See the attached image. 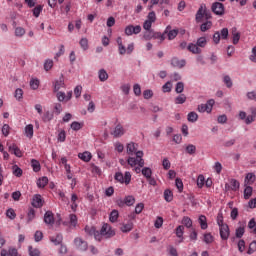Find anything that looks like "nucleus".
I'll return each instance as SVG.
<instances>
[{
    "instance_id": "nucleus-1",
    "label": "nucleus",
    "mask_w": 256,
    "mask_h": 256,
    "mask_svg": "<svg viewBox=\"0 0 256 256\" xmlns=\"http://www.w3.org/2000/svg\"><path fill=\"white\" fill-rule=\"evenodd\" d=\"M115 237V230L109 224H103L100 232L96 233V241H102L104 239H111Z\"/></svg>"
},
{
    "instance_id": "nucleus-2",
    "label": "nucleus",
    "mask_w": 256,
    "mask_h": 256,
    "mask_svg": "<svg viewBox=\"0 0 256 256\" xmlns=\"http://www.w3.org/2000/svg\"><path fill=\"white\" fill-rule=\"evenodd\" d=\"M136 154L135 157H129L128 158V165L131 167H135V165H138V167H144L145 160H143V151H137L134 152Z\"/></svg>"
},
{
    "instance_id": "nucleus-3",
    "label": "nucleus",
    "mask_w": 256,
    "mask_h": 256,
    "mask_svg": "<svg viewBox=\"0 0 256 256\" xmlns=\"http://www.w3.org/2000/svg\"><path fill=\"white\" fill-rule=\"evenodd\" d=\"M116 43L118 45V51L120 55H125V53L131 55L135 49V45L133 43L129 44L126 48L125 45H123V38L121 37L117 38Z\"/></svg>"
},
{
    "instance_id": "nucleus-4",
    "label": "nucleus",
    "mask_w": 256,
    "mask_h": 256,
    "mask_svg": "<svg viewBox=\"0 0 256 256\" xmlns=\"http://www.w3.org/2000/svg\"><path fill=\"white\" fill-rule=\"evenodd\" d=\"M114 179L118 181V183H125V185H129L131 183V172H125L124 175L121 172H116Z\"/></svg>"
},
{
    "instance_id": "nucleus-5",
    "label": "nucleus",
    "mask_w": 256,
    "mask_h": 256,
    "mask_svg": "<svg viewBox=\"0 0 256 256\" xmlns=\"http://www.w3.org/2000/svg\"><path fill=\"white\" fill-rule=\"evenodd\" d=\"M74 245L78 251H87V249H89V244H87V241L80 237L74 239Z\"/></svg>"
},
{
    "instance_id": "nucleus-6",
    "label": "nucleus",
    "mask_w": 256,
    "mask_h": 256,
    "mask_svg": "<svg viewBox=\"0 0 256 256\" xmlns=\"http://www.w3.org/2000/svg\"><path fill=\"white\" fill-rule=\"evenodd\" d=\"M141 33V26L136 25H128L125 28V35L131 36V35H139Z\"/></svg>"
},
{
    "instance_id": "nucleus-7",
    "label": "nucleus",
    "mask_w": 256,
    "mask_h": 256,
    "mask_svg": "<svg viewBox=\"0 0 256 256\" xmlns=\"http://www.w3.org/2000/svg\"><path fill=\"white\" fill-rule=\"evenodd\" d=\"M212 11L215 15H223L225 13V6L221 2H215L212 4Z\"/></svg>"
},
{
    "instance_id": "nucleus-8",
    "label": "nucleus",
    "mask_w": 256,
    "mask_h": 256,
    "mask_svg": "<svg viewBox=\"0 0 256 256\" xmlns=\"http://www.w3.org/2000/svg\"><path fill=\"white\" fill-rule=\"evenodd\" d=\"M126 131L123 125L118 124L115 126L114 130L111 132V135H113L116 139L119 137H123L125 135Z\"/></svg>"
},
{
    "instance_id": "nucleus-9",
    "label": "nucleus",
    "mask_w": 256,
    "mask_h": 256,
    "mask_svg": "<svg viewBox=\"0 0 256 256\" xmlns=\"http://www.w3.org/2000/svg\"><path fill=\"white\" fill-rule=\"evenodd\" d=\"M219 231L221 240L227 241V239H229V235L231 234V232L229 231V226L227 224L222 225L221 227H219Z\"/></svg>"
},
{
    "instance_id": "nucleus-10",
    "label": "nucleus",
    "mask_w": 256,
    "mask_h": 256,
    "mask_svg": "<svg viewBox=\"0 0 256 256\" xmlns=\"http://www.w3.org/2000/svg\"><path fill=\"white\" fill-rule=\"evenodd\" d=\"M239 181L231 179L228 184H225L226 191H239Z\"/></svg>"
},
{
    "instance_id": "nucleus-11",
    "label": "nucleus",
    "mask_w": 256,
    "mask_h": 256,
    "mask_svg": "<svg viewBox=\"0 0 256 256\" xmlns=\"http://www.w3.org/2000/svg\"><path fill=\"white\" fill-rule=\"evenodd\" d=\"M7 146L12 155H15L16 157H23V152L19 149L17 144H7Z\"/></svg>"
},
{
    "instance_id": "nucleus-12",
    "label": "nucleus",
    "mask_w": 256,
    "mask_h": 256,
    "mask_svg": "<svg viewBox=\"0 0 256 256\" xmlns=\"http://www.w3.org/2000/svg\"><path fill=\"white\" fill-rule=\"evenodd\" d=\"M186 63L187 62L184 59L180 60L177 57H174L171 59L172 67H176L177 69H183V67H185Z\"/></svg>"
},
{
    "instance_id": "nucleus-13",
    "label": "nucleus",
    "mask_w": 256,
    "mask_h": 256,
    "mask_svg": "<svg viewBox=\"0 0 256 256\" xmlns=\"http://www.w3.org/2000/svg\"><path fill=\"white\" fill-rule=\"evenodd\" d=\"M205 19V5H201L196 13V23H203Z\"/></svg>"
},
{
    "instance_id": "nucleus-14",
    "label": "nucleus",
    "mask_w": 256,
    "mask_h": 256,
    "mask_svg": "<svg viewBox=\"0 0 256 256\" xmlns=\"http://www.w3.org/2000/svg\"><path fill=\"white\" fill-rule=\"evenodd\" d=\"M44 223H46V225H54L55 224V216L53 215V212L47 211L44 214Z\"/></svg>"
},
{
    "instance_id": "nucleus-15",
    "label": "nucleus",
    "mask_w": 256,
    "mask_h": 256,
    "mask_svg": "<svg viewBox=\"0 0 256 256\" xmlns=\"http://www.w3.org/2000/svg\"><path fill=\"white\" fill-rule=\"evenodd\" d=\"M231 35H232V43L233 45H237L241 39V33L237 31L235 27L231 29Z\"/></svg>"
},
{
    "instance_id": "nucleus-16",
    "label": "nucleus",
    "mask_w": 256,
    "mask_h": 256,
    "mask_svg": "<svg viewBox=\"0 0 256 256\" xmlns=\"http://www.w3.org/2000/svg\"><path fill=\"white\" fill-rule=\"evenodd\" d=\"M250 115H248L245 119V123L246 125H251V123H253L256 119V108L255 107H251L250 108Z\"/></svg>"
},
{
    "instance_id": "nucleus-17",
    "label": "nucleus",
    "mask_w": 256,
    "mask_h": 256,
    "mask_svg": "<svg viewBox=\"0 0 256 256\" xmlns=\"http://www.w3.org/2000/svg\"><path fill=\"white\" fill-rule=\"evenodd\" d=\"M188 51H190V53H193L194 55H201V53L203 52V50H201V48L198 47L197 44H193L190 43L187 46Z\"/></svg>"
},
{
    "instance_id": "nucleus-18",
    "label": "nucleus",
    "mask_w": 256,
    "mask_h": 256,
    "mask_svg": "<svg viewBox=\"0 0 256 256\" xmlns=\"http://www.w3.org/2000/svg\"><path fill=\"white\" fill-rule=\"evenodd\" d=\"M78 157L81 159V161H84V163H89V161H91L93 158V155H91V152L85 151L83 153H79Z\"/></svg>"
},
{
    "instance_id": "nucleus-19",
    "label": "nucleus",
    "mask_w": 256,
    "mask_h": 256,
    "mask_svg": "<svg viewBox=\"0 0 256 256\" xmlns=\"http://www.w3.org/2000/svg\"><path fill=\"white\" fill-rule=\"evenodd\" d=\"M32 205L33 207L41 208V206L43 205V199L41 198V195L39 194L34 195L32 200Z\"/></svg>"
},
{
    "instance_id": "nucleus-20",
    "label": "nucleus",
    "mask_w": 256,
    "mask_h": 256,
    "mask_svg": "<svg viewBox=\"0 0 256 256\" xmlns=\"http://www.w3.org/2000/svg\"><path fill=\"white\" fill-rule=\"evenodd\" d=\"M50 241L55 245H61L63 243V234H56L55 236H51Z\"/></svg>"
},
{
    "instance_id": "nucleus-21",
    "label": "nucleus",
    "mask_w": 256,
    "mask_h": 256,
    "mask_svg": "<svg viewBox=\"0 0 256 256\" xmlns=\"http://www.w3.org/2000/svg\"><path fill=\"white\" fill-rule=\"evenodd\" d=\"M199 225L203 231L209 227L207 224V217L205 215H200L198 218Z\"/></svg>"
},
{
    "instance_id": "nucleus-22",
    "label": "nucleus",
    "mask_w": 256,
    "mask_h": 256,
    "mask_svg": "<svg viewBox=\"0 0 256 256\" xmlns=\"http://www.w3.org/2000/svg\"><path fill=\"white\" fill-rule=\"evenodd\" d=\"M169 29H171V26H167L163 34L161 32H155L153 34L154 39H160V41H165V35H167Z\"/></svg>"
},
{
    "instance_id": "nucleus-23",
    "label": "nucleus",
    "mask_w": 256,
    "mask_h": 256,
    "mask_svg": "<svg viewBox=\"0 0 256 256\" xmlns=\"http://www.w3.org/2000/svg\"><path fill=\"white\" fill-rule=\"evenodd\" d=\"M120 230L122 231V233H129L133 231V222L122 224V226L120 227Z\"/></svg>"
},
{
    "instance_id": "nucleus-24",
    "label": "nucleus",
    "mask_w": 256,
    "mask_h": 256,
    "mask_svg": "<svg viewBox=\"0 0 256 256\" xmlns=\"http://www.w3.org/2000/svg\"><path fill=\"white\" fill-rule=\"evenodd\" d=\"M256 176L253 173H248L245 177V186L253 185L255 183Z\"/></svg>"
},
{
    "instance_id": "nucleus-25",
    "label": "nucleus",
    "mask_w": 256,
    "mask_h": 256,
    "mask_svg": "<svg viewBox=\"0 0 256 256\" xmlns=\"http://www.w3.org/2000/svg\"><path fill=\"white\" fill-rule=\"evenodd\" d=\"M98 79L102 82L107 81V79H109V74L107 73V71L105 69H100L98 71Z\"/></svg>"
},
{
    "instance_id": "nucleus-26",
    "label": "nucleus",
    "mask_w": 256,
    "mask_h": 256,
    "mask_svg": "<svg viewBox=\"0 0 256 256\" xmlns=\"http://www.w3.org/2000/svg\"><path fill=\"white\" fill-rule=\"evenodd\" d=\"M25 135L28 137V139H33V124H28L25 126Z\"/></svg>"
},
{
    "instance_id": "nucleus-27",
    "label": "nucleus",
    "mask_w": 256,
    "mask_h": 256,
    "mask_svg": "<svg viewBox=\"0 0 256 256\" xmlns=\"http://www.w3.org/2000/svg\"><path fill=\"white\" fill-rule=\"evenodd\" d=\"M99 231H97L96 229H95V227H93V226H86L85 227V233H87V235H93L94 236V239H96L97 240V233H98Z\"/></svg>"
},
{
    "instance_id": "nucleus-28",
    "label": "nucleus",
    "mask_w": 256,
    "mask_h": 256,
    "mask_svg": "<svg viewBox=\"0 0 256 256\" xmlns=\"http://www.w3.org/2000/svg\"><path fill=\"white\" fill-rule=\"evenodd\" d=\"M127 153L128 155H133V153H137V144L130 142L127 144Z\"/></svg>"
},
{
    "instance_id": "nucleus-29",
    "label": "nucleus",
    "mask_w": 256,
    "mask_h": 256,
    "mask_svg": "<svg viewBox=\"0 0 256 256\" xmlns=\"http://www.w3.org/2000/svg\"><path fill=\"white\" fill-rule=\"evenodd\" d=\"M182 225H184L187 229H191V227H193V220H191L189 216H184L182 218Z\"/></svg>"
},
{
    "instance_id": "nucleus-30",
    "label": "nucleus",
    "mask_w": 256,
    "mask_h": 256,
    "mask_svg": "<svg viewBox=\"0 0 256 256\" xmlns=\"http://www.w3.org/2000/svg\"><path fill=\"white\" fill-rule=\"evenodd\" d=\"M47 183H49V178H47L46 176L38 179L37 181V185L40 189H44V187H47Z\"/></svg>"
},
{
    "instance_id": "nucleus-31",
    "label": "nucleus",
    "mask_w": 256,
    "mask_h": 256,
    "mask_svg": "<svg viewBox=\"0 0 256 256\" xmlns=\"http://www.w3.org/2000/svg\"><path fill=\"white\" fill-rule=\"evenodd\" d=\"M211 27H213V22L207 20L206 22L201 24L200 30L202 31V33H205V31H209Z\"/></svg>"
},
{
    "instance_id": "nucleus-32",
    "label": "nucleus",
    "mask_w": 256,
    "mask_h": 256,
    "mask_svg": "<svg viewBox=\"0 0 256 256\" xmlns=\"http://www.w3.org/2000/svg\"><path fill=\"white\" fill-rule=\"evenodd\" d=\"M31 167L35 173H39V171H41V163H39L38 160L32 159Z\"/></svg>"
},
{
    "instance_id": "nucleus-33",
    "label": "nucleus",
    "mask_w": 256,
    "mask_h": 256,
    "mask_svg": "<svg viewBox=\"0 0 256 256\" xmlns=\"http://www.w3.org/2000/svg\"><path fill=\"white\" fill-rule=\"evenodd\" d=\"M185 101H187V96L185 94H180L175 98L174 103L175 105H183Z\"/></svg>"
},
{
    "instance_id": "nucleus-34",
    "label": "nucleus",
    "mask_w": 256,
    "mask_h": 256,
    "mask_svg": "<svg viewBox=\"0 0 256 256\" xmlns=\"http://www.w3.org/2000/svg\"><path fill=\"white\" fill-rule=\"evenodd\" d=\"M185 233V226L183 225H179L176 229H175V234L178 237V239H183V235Z\"/></svg>"
},
{
    "instance_id": "nucleus-35",
    "label": "nucleus",
    "mask_w": 256,
    "mask_h": 256,
    "mask_svg": "<svg viewBox=\"0 0 256 256\" xmlns=\"http://www.w3.org/2000/svg\"><path fill=\"white\" fill-rule=\"evenodd\" d=\"M65 88V82L63 81V78H60V80L56 81L54 84V92L60 91V89Z\"/></svg>"
},
{
    "instance_id": "nucleus-36",
    "label": "nucleus",
    "mask_w": 256,
    "mask_h": 256,
    "mask_svg": "<svg viewBox=\"0 0 256 256\" xmlns=\"http://www.w3.org/2000/svg\"><path fill=\"white\" fill-rule=\"evenodd\" d=\"M196 45L199 47V49H203L207 46V38L200 37L197 39Z\"/></svg>"
},
{
    "instance_id": "nucleus-37",
    "label": "nucleus",
    "mask_w": 256,
    "mask_h": 256,
    "mask_svg": "<svg viewBox=\"0 0 256 256\" xmlns=\"http://www.w3.org/2000/svg\"><path fill=\"white\" fill-rule=\"evenodd\" d=\"M251 195H253V187L246 186L244 189V199H251Z\"/></svg>"
},
{
    "instance_id": "nucleus-38",
    "label": "nucleus",
    "mask_w": 256,
    "mask_h": 256,
    "mask_svg": "<svg viewBox=\"0 0 256 256\" xmlns=\"http://www.w3.org/2000/svg\"><path fill=\"white\" fill-rule=\"evenodd\" d=\"M56 97L60 103H63V102L67 103V98H66L65 92L57 91Z\"/></svg>"
},
{
    "instance_id": "nucleus-39",
    "label": "nucleus",
    "mask_w": 256,
    "mask_h": 256,
    "mask_svg": "<svg viewBox=\"0 0 256 256\" xmlns=\"http://www.w3.org/2000/svg\"><path fill=\"white\" fill-rule=\"evenodd\" d=\"M117 219H119V211L112 210L109 216V220L111 221V223H116Z\"/></svg>"
},
{
    "instance_id": "nucleus-40",
    "label": "nucleus",
    "mask_w": 256,
    "mask_h": 256,
    "mask_svg": "<svg viewBox=\"0 0 256 256\" xmlns=\"http://www.w3.org/2000/svg\"><path fill=\"white\" fill-rule=\"evenodd\" d=\"M164 199L167 203H171V201H173V192L171 190H165Z\"/></svg>"
},
{
    "instance_id": "nucleus-41",
    "label": "nucleus",
    "mask_w": 256,
    "mask_h": 256,
    "mask_svg": "<svg viewBox=\"0 0 256 256\" xmlns=\"http://www.w3.org/2000/svg\"><path fill=\"white\" fill-rule=\"evenodd\" d=\"M53 119V113L46 111L43 116H42V121H44V123H49V121H52Z\"/></svg>"
},
{
    "instance_id": "nucleus-42",
    "label": "nucleus",
    "mask_w": 256,
    "mask_h": 256,
    "mask_svg": "<svg viewBox=\"0 0 256 256\" xmlns=\"http://www.w3.org/2000/svg\"><path fill=\"white\" fill-rule=\"evenodd\" d=\"M168 39L169 41H173V39H175V37H177V35H179V30L174 29V30H168Z\"/></svg>"
},
{
    "instance_id": "nucleus-43",
    "label": "nucleus",
    "mask_w": 256,
    "mask_h": 256,
    "mask_svg": "<svg viewBox=\"0 0 256 256\" xmlns=\"http://www.w3.org/2000/svg\"><path fill=\"white\" fill-rule=\"evenodd\" d=\"M199 119V115L196 112L188 113V121L190 123H195Z\"/></svg>"
},
{
    "instance_id": "nucleus-44",
    "label": "nucleus",
    "mask_w": 256,
    "mask_h": 256,
    "mask_svg": "<svg viewBox=\"0 0 256 256\" xmlns=\"http://www.w3.org/2000/svg\"><path fill=\"white\" fill-rule=\"evenodd\" d=\"M146 21H149L150 23H155V21H157V14H155V11L148 13Z\"/></svg>"
},
{
    "instance_id": "nucleus-45",
    "label": "nucleus",
    "mask_w": 256,
    "mask_h": 256,
    "mask_svg": "<svg viewBox=\"0 0 256 256\" xmlns=\"http://www.w3.org/2000/svg\"><path fill=\"white\" fill-rule=\"evenodd\" d=\"M197 151V147L193 144H189L188 146H186V153H188V155H195Z\"/></svg>"
},
{
    "instance_id": "nucleus-46",
    "label": "nucleus",
    "mask_w": 256,
    "mask_h": 256,
    "mask_svg": "<svg viewBox=\"0 0 256 256\" xmlns=\"http://www.w3.org/2000/svg\"><path fill=\"white\" fill-rule=\"evenodd\" d=\"M213 105H215V100L213 99L208 100L207 103L204 104V106H206V113H211Z\"/></svg>"
},
{
    "instance_id": "nucleus-47",
    "label": "nucleus",
    "mask_w": 256,
    "mask_h": 256,
    "mask_svg": "<svg viewBox=\"0 0 256 256\" xmlns=\"http://www.w3.org/2000/svg\"><path fill=\"white\" fill-rule=\"evenodd\" d=\"M28 251H29L30 256H40L41 255V251H39V249H37V248H33V246H29Z\"/></svg>"
},
{
    "instance_id": "nucleus-48",
    "label": "nucleus",
    "mask_w": 256,
    "mask_h": 256,
    "mask_svg": "<svg viewBox=\"0 0 256 256\" xmlns=\"http://www.w3.org/2000/svg\"><path fill=\"white\" fill-rule=\"evenodd\" d=\"M35 219V209L30 208L27 213V223H31Z\"/></svg>"
},
{
    "instance_id": "nucleus-49",
    "label": "nucleus",
    "mask_w": 256,
    "mask_h": 256,
    "mask_svg": "<svg viewBox=\"0 0 256 256\" xmlns=\"http://www.w3.org/2000/svg\"><path fill=\"white\" fill-rule=\"evenodd\" d=\"M124 201H125L127 207H131L132 205H135V197H133V196H126L124 198Z\"/></svg>"
},
{
    "instance_id": "nucleus-50",
    "label": "nucleus",
    "mask_w": 256,
    "mask_h": 256,
    "mask_svg": "<svg viewBox=\"0 0 256 256\" xmlns=\"http://www.w3.org/2000/svg\"><path fill=\"white\" fill-rule=\"evenodd\" d=\"M142 175L146 177V179H151L153 172L151 171V168L145 167L142 169Z\"/></svg>"
},
{
    "instance_id": "nucleus-51",
    "label": "nucleus",
    "mask_w": 256,
    "mask_h": 256,
    "mask_svg": "<svg viewBox=\"0 0 256 256\" xmlns=\"http://www.w3.org/2000/svg\"><path fill=\"white\" fill-rule=\"evenodd\" d=\"M80 47L84 50L87 51L89 49V40L87 38H82L80 40Z\"/></svg>"
},
{
    "instance_id": "nucleus-52",
    "label": "nucleus",
    "mask_w": 256,
    "mask_h": 256,
    "mask_svg": "<svg viewBox=\"0 0 256 256\" xmlns=\"http://www.w3.org/2000/svg\"><path fill=\"white\" fill-rule=\"evenodd\" d=\"M6 217H8V219H15V217H17V214L15 213V210L13 208H10L6 211Z\"/></svg>"
},
{
    "instance_id": "nucleus-53",
    "label": "nucleus",
    "mask_w": 256,
    "mask_h": 256,
    "mask_svg": "<svg viewBox=\"0 0 256 256\" xmlns=\"http://www.w3.org/2000/svg\"><path fill=\"white\" fill-rule=\"evenodd\" d=\"M13 175H15V177H21L23 175V170L15 165L13 166Z\"/></svg>"
},
{
    "instance_id": "nucleus-54",
    "label": "nucleus",
    "mask_w": 256,
    "mask_h": 256,
    "mask_svg": "<svg viewBox=\"0 0 256 256\" xmlns=\"http://www.w3.org/2000/svg\"><path fill=\"white\" fill-rule=\"evenodd\" d=\"M65 139H67V133L65 132V130H61L58 134V141L60 143H65Z\"/></svg>"
},
{
    "instance_id": "nucleus-55",
    "label": "nucleus",
    "mask_w": 256,
    "mask_h": 256,
    "mask_svg": "<svg viewBox=\"0 0 256 256\" xmlns=\"http://www.w3.org/2000/svg\"><path fill=\"white\" fill-rule=\"evenodd\" d=\"M69 219H70V227H77V215L70 214Z\"/></svg>"
},
{
    "instance_id": "nucleus-56",
    "label": "nucleus",
    "mask_w": 256,
    "mask_h": 256,
    "mask_svg": "<svg viewBox=\"0 0 256 256\" xmlns=\"http://www.w3.org/2000/svg\"><path fill=\"white\" fill-rule=\"evenodd\" d=\"M44 69L45 71H51L53 69V60L47 59L44 63Z\"/></svg>"
},
{
    "instance_id": "nucleus-57",
    "label": "nucleus",
    "mask_w": 256,
    "mask_h": 256,
    "mask_svg": "<svg viewBox=\"0 0 256 256\" xmlns=\"http://www.w3.org/2000/svg\"><path fill=\"white\" fill-rule=\"evenodd\" d=\"M175 91L176 93H183V91H185V84L183 82H178Z\"/></svg>"
},
{
    "instance_id": "nucleus-58",
    "label": "nucleus",
    "mask_w": 256,
    "mask_h": 256,
    "mask_svg": "<svg viewBox=\"0 0 256 256\" xmlns=\"http://www.w3.org/2000/svg\"><path fill=\"white\" fill-rule=\"evenodd\" d=\"M243 235H245V227L240 226L239 228L236 229V237L238 239H241V237H243Z\"/></svg>"
},
{
    "instance_id": "nucleus-59",
    "label": "nucleus",
    "mask_w": 256,
    "mask_h": 256,
    "mask_svg": "<svg viewBox=\"0 0 256 256\" xmlns=\"http://www.w3.org/2000/svg\"><path fill=\"white\" fill-rule=\"evenodd\" d=\"M71 129H73V131H79L82 129L83 125H81V123L74 121L71 123Z\"/></svg>"
},
{
    "instance_id": "nucleus-60",
    "label": "nucleus",
    "mask_w": 256,
    "mask_h": 256,
    "mask_svg": "<svg viewBox=\"0 0 256 256\" xmlns=\"http://www.w3.org/2000/svg\"><path fill=\"white\" fill-rule=\"evenodd\" d=\"M15 35H16V37H23V35H25V28H23V27H16Z\"/></svg>"
},
{
    "instance_id": "nucleus-61",
    "label": "nucleus",
    "mask_w": 256,
    "mask_h": 256,
    "mask_svg": "<svg viewBox=\"0 0 256 256\" xmlns=\"http://www.w3.org/2000/svg\"><path fill=\"white\" fill-rule=\"evenodd\" d=\"M41 11H43V6L38 5L33 9V15L34 17H39L41 15Z\"/></svg>"
},
{
    "instance_id": "nucleus-62",
    "label": "nucleus",
    "mask_w": 256,
    "mask_h": 256,
    "mask_svg": "<svg viewBox=\"0 0 256 256\" xmlns=\"http://www.w3.org/2000/svg\"><path fill=\"white\" fill-rule=\"evenodd\" d=\"M30 87H31V89H33L34 91L37 90V89H39V80H37V79H32V80L30 81Z\"/></svg>"
},
{
    "instance_id": "nucleus-63",
    "label": "nucleus",
    "mask_w": 256,
    "mask_h": 256,
    "mask_svg": "<svg viewBox=\"0 0 256 256\" xmlns=\"http://www.w3.org/2000/svg\"><path fill=\"white\" fill-rule=\"evenodd\" d=\"M213 241H214V238H213V235H211V233L204 234V242L209 244V243H213Z\"/></svg>"
},
{
    "instance_id": "nucleus-64",
    "label": "nucleus",
    "mask_w": 256,
    "mask_h": 256,
    "mask_svg": "<svg viewBox=\"0 0 256 256\" xmlns=\"http://www.w3.org/2000/svg\"><path fill=\"white\" fill-rule=\"evenodd\" d=\"M133 91H134V94L136 95V97L141 96V85L134 84Z\"/></svg>"
}]
</instances>
